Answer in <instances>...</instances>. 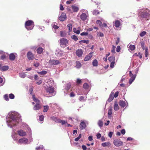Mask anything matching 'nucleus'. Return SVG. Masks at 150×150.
I'll return each instance as SVG.
<instances>
[{
	"label": "nucleus",
	"instance_id": "nucleus-44",
	"mask_svg": "<svg viewBox=\"0 0 150 150\" xmlns=\"http://www.w3.org/2000/svg\"><path fill=\"white\" fill-rule=\"evenodd\" d=\"M79 42L80 44H81L82 43H86L88 44L89 43V41L88 40H83L80 41Z\"/></svg>",
	"mask_w": 150,
	"mask_h": 150
},
{
	"label": "nucleus",
	"instance_id": "nucleus-14",
	"mask_svg": "<svg viewBox=\"0 0 150 150\" xmlns=\"http://www.w3.org/2000/svg\"><path fill=\"white\" fill-rule=\"evenodd\" d=\"M17 133L19 136L22 137L24 136L26 134V132L22 129L18 131Z\"/></svg>",
	"mask_w": 150,
	"mask_h": 150
},
{
	"label": "nucleus",
	"instance_id": "nucleus-16",
	"mask_svg": "<svg viewBox=\"0 0 150 150\" xmlns=\"http://www.w3.org/2000/svg\"><path fill=\"white\" fill-rule=\"evenodd\" d=\"M93 52H90L88 55H86L85 57L84 61H87L89 60L93 56Z\"/></svg>",
	"mask_w": 150,
	"mask_h": 150
},
{
	"label": "nucleus",
	"instance_id": "nucleus-62",
	"mask_svg": "<svg viewBox=\"0 0 150 150\" xmlns=\"http://www.w3.org/2000/svg\"><path fill=\"white\" fill-rule=\"evenodd\" d=\"M4 98L5 99L6 101H8L9 100V98L8 97V96L7 94H5L4 95Z\"/></svg>",
	"mask_w": 150,
	"mask_h": 150
},
{
	"label": "nucleus",
	"instance_id": "nucleus-15",
	"mask_svg": "<svg viewBox=\"0 0 150 150\" xmlns=\"http://www.w3.org/2000/svg\"><path fill=\"white\" fill-rule=\"evenodd\" d=\"M55 53L57 56L59 57L62 55L64 53V52L63 51L59 49H57L55 51Z\"/></svg>",
	"mask_w": 150,
	"mask_h": 150
},
{
	"label": "nucleus",
	"instance_id": "nucleus-56",
	"mask_svg": "<svg viewBox=\"0 0 150 150\" xmlns=\"http://www.w3.org/2000/svg\"><path fill=\"white\" fill-rule=\"evenodd\" d=\"M93 14L95 15H97L99 13L98 11L97 10H94L93 12Z\"/></svg>",
	"mask_w": 150,
	"mask_h": 150
},
{
	"label": "nucleus",
	"instance_id": "nucleus-47",
	"mask_svg": "<svg viewBox=\"0 0 150 150\" xmlns=\"http://www.w3.org/2000/svg\"><path fill=\"white\" fill-rule=\"evenodd\" d=\"M49 108V106L48 105H46L45 106H44L43 112H47Z\"/></svg>",
	"mask_w": 150,
	"mask_h": 150
},
{
	"label": "nucleus",
	"instance_id": "nucleus-29",
	"mask_svg": "<svg viewBox=\"0 0 150 150\" xmlns=\"http://www.w3.org/2000/svg\"><path fill=\"white\" fill-rule=\"evenodd\" d=\"M114 109L115 111L118 110L119 109L118 105L116 102H115L114 104Z\"/></svg>",
	"mask_w": 150,
	"mask_h": 150
},
{
	"label": "nucleus",
	"instance_id": "nucleus-25",
	"mask_svg": "<svg viewBox=\"0 0 150 150\" xmlns=\"http://www.w3.org/2000/svg\"><path fill=\"white\" fill-rule=\"evenodd\" d=\"M51 119L55 122L59 123V120H60L57 117L54 116L51 117Z\"/></svg>",
	"mask_w": 150,
	"mask_h": 150
},
{
	"label": "nucleus",
	"instance_id": "nucleus-7",
	"mask_svg": "<svg viewBox=\"0 0 150 150\" xmlns=\"http://www.w3.org/2000/svg\"><path fill=\"white\" fill-rule=\"evenodd\" d=\"M48 63L50 67H52V66L56 65L59 64L60 62L59 60L52 59L50 60Z\"/></svg>",
	"mask_w": 150,
	"mask_h": 150
},
{
	"label": "nucleus",
	"instance_id": "nucleus-23",
	"mask_svg": "<svg viewBox=\"0 0 150 150\" xmlns=\"http://www.w3.org/2000/svg\"><path fill=\"white\" fill-rule=\"evenodd\" d=\"M9 59L12 61L14 60L15 58V56L13 53H11L9 55Z\"/></svg>",
	"mask_w": 150,
	"mask_h": 150
},
{
	"label": "nucleus",
	"instance_id": "nucleus-45",
	"mask_svg": "<svg viewBox=\"0 0 150 150\" xmlns=\"http://www.w3.org/2000/svg\"><path fill=\"white\" fill-rule=\"evenodd\" d=\"M112 114V108H109L108 111V117H111V115Z\"/></svg>",
	"mask_w": 150,
	"mask_h": 150
},
{
	"label": "nucleus",
	"instance_id": "nucleus-55",
	"mask_svg": "<svg viewBox=\"0 0 150 150\" xmlns=\"http://www.w3.org/2000/svg\"><path fill=\"white\" fill-rule=\"evenodd\" d=\"M81 137V134H80L79 135V136L77 137L75 139H74L75 141H78L79 140V139Z\"/></svg>",
	"mask_w": 150,
	"mask_h": 150
},
{
	"label": "nucleus",
	"instance_id": "nucleus-53",
	"mask_svg": "<svg viewBox=\"0 0 150 150\" xmlns=\"http://www.w3.org/2000/svg\"><path fill=\"white\" fill-rule=\"evenodd\" d=\"M110 67L111 68H113L115 65V61H113L112 62H110Z\"/></svg>",
	"mask_w": 150,
	"mask_h": 150
},
{
	"label": "nucleus",
	"instance_id": "nucleus-3",
	"mask_svg": "<svg viewBox=\"0 0 150 150\" xmlns=\"http://www.w3.org/2000/svg\"><path fill=\"white\" fill-rule=\"evenodd\" d=\"M34 25L33 22L31 20H29L25 22V27L28 30L33 29Z\"/></svg>",
	"mask_w": 150,
	"mask_h": 150
},
{
	"label": "nucleus",
	"instance_id": "nucleus-4",
	"mask_svg": "<svg viewBox=\"0 0 150 150\" xmlns=\"http://www.w3.org/2000/svg\"><path fill=\"white\" fill-rule=\"evenodd\" d=\"M81 11L83 13L80 16V18L82 21H85L88 16V11L85 9H83Z\"/></svg>",
	"mask_w": 150,
	"mask_h": 150
},
{
	"label": "nucleus",
	"instance_id": "nucleus-27",
	"mask_svg": "<svg viewBox=\"0 0 150 150\" xmlns=\"http://www.w3.org/2000/svg\"><path fill=\"white\" fill-rule=\"evenodd\" d=\"M110 145L109 142H104L102 144V146L103 147L110 146Z\"/></svg>",
	"mask_w": 150,
	"mask_h": 150
},
{
	"label": "nucleus",
	"instance_id": "nucleus-42",
	"mask_svg": "<svg viewBox=\"0 0 150 150\" xmlns=\"http://www.w3.org/2000/svg\"><path fill=\"white\" fill-rule=\"evenodd\" d=\"M38 73L39 74L44 75L46 74L47 73V72L46 71H41L38 72Z\"/></svg>",
	"mask_w": 150,
	"mask_h": 150
},
{
	"label": "nucleus",
	"instance_id": "nucleus-59",
	"mask_svg": "<svg viewBox=\"0 0 150 150\" xmlns=\"http://www.w3.org/2000/svg\"><path fill=\"white\" fill-rule=\"evenodd\" d=\"M119 94V92L118 91H117L115 93H114V95L113 96L115 98H116L118 96Z\"/></svg>",
	"mask_w": 150,
	"mask_h": 150
},
{
	"label": "nucleus",
	"instance_id": "nucleus-46",
	"mask_svg": "<svg viewBox=\"0 0 150 150\" xmlns=\"http://www.w3.org/2000/svg\"><path fill=\"white\" fill-rule=\"evenodd\" d=\"M73 31L77 34H79L80 33V30H77L76 28H73Z\"/></svg>",
	"mask_w": 150,
	"mask_h": 150
},
{
	"label": "nucleus",
	"instance_id": "nucleus-36",
	"mask_svg": "<svg viewBox=\"0 0 150 150\" xmlns=\"http://www.w3.org/2000/svg\"><path fill=\"white\" fill-rule=\"evenodd\" d=\"M33 100L36 103V104H39L40 101L37 98H35L34 95L33 96Z\"/></svg>",
	"mask_w": 150,
	"mask_h": 150
},
{
	"label": "nucleus",
	"instance_id": "nucleus-41",
	"mask_svg": "<svg viewBox=\"0 0 150 150\" xmlns=\"http://www.w3.org/2000/svg\"><path fill=\"white\" fill-rule=\"evenodd\" d=\"M67 27L68 28L69 31L72 30V25L71 24L69 23L67 25Z\"/></svg>",
	"mask_w": 150,
	"mask_h": 150
},
{
	"label": "nucleus",
	"instance_id": "nucleus-54",
	"mask_svg": "<svg viewBox=\"0 0 150 150\" xmlns=\"http://www.w3.org/2000/svg\"><path fill=\"white\" fill-rule=\"evenodd\" d=\"M9 97L11 99H13L14 98L15 96L13 94L11 93L9 95Z\"/></svg>",
	"mask_w": 150,
	"mask_h": 150
},
{
	"label": "nucleus",
	"instance_id": "nucleus-40",
	"mask_svg": "<svg viewBox=\"0 0 150 150\" xmlns=\"http://www.w3.org/2000/svg\"><path fill=\"white\" fill-rule=\"evenodd\" d=\"M8 69V66H4L1 67V69L3 71H5L7 70Z\"/></svg>",
	"mask_w": 150,
	"mask_h": 150
},
{
	"label": "nucleus",
	"instance_id": "nucleus-20",
	"mask_svg": "<svg viewBox=\"0 0 150 150\" xmlns=\"http://www.w3.org/2000/svg\"><path fill=\"white\" fill-rule=\"evenodd\" d=\"M113 95L114 92H112L110 95L109 98L108 100V102H110L113 100L114 97Z\"/></svg>",
	"mask_w": 150,
	"mask_h": 150
},
{
	"label": "nucleus",
	"instance_id": "nucleus-32",
	"mask_svg": "<svg viewBox=\"0 0 150 150\" xmlns=\"http://www.w3.org/2000/svg\"><path fill=\"white\" fill-rule=\"evenodd\" d=\"M44 119V116L43 115H40L39 116V118L38 119V121L42 123Z\"/></svg>",
	"mask_w": 150,
	"mask_h": 150
},
{
	"label": "nucleus",
	"instance_id": "nucleus-1",
	"mask_svg": "<svg viewBox=\"0 0 150 150\" xmlns=\"http://www.w3.org/2000/svg\"><path fill=\"white\" fill-rule=\"evenodd\" d=\"M21 120L19 114L17 112H13L9 113L6 117V121L8 126L12 128L20 122Z\"/></svg>",
	"mask_w": 150,
	"mask_h": 150
},
{
	"label": "nucleus",
	"instance_id": "nucleus-49",
	"mask_svg": "<svg viewBox=\"0 0 150 150\" xmlns=\"http://www.w3.org/2000/svg\"><path fill=\"white\" fill-rule=\"evenodd\" d=\"M4 83V81L3 82V78L0 77V86H3Z\"/></svg>",
	"mask_w": 150,
	"mask_h": 150
},
{
	"label": "nucleus",
	"instance_id": "nucleus-34",
	"mask_svg": "<svg viewBox=\"0 0 150 150\" xmlns=\"http://www.w3.org/2000/svg\"><path fill=\"white\" fill-rule=\"evenodd\" d=\"M36 150H45V149H44L43 146L42 145H40V146L36 147Z\"/></svg>",
	"mask_w": 150,
	"mask_h": 150
},
{
	"label": "nucleus",
	"instance_id": "nucleus-51",
	"mask_svg": "<svg viewBox=\"0 0 150 150\" xmlns=\"http://www.w3.org/2000/svg\"><path fill=\"white\" fill-rule=\"evenodd\" d=\"M146 34V32L145 31H143L141 32L140 34V35L141 37H143Z\"/></svg>",
	"mask_w": 150,
	"mask_h": 150
},
{
	"label": "nucleus",
	"instance_id": "nucleus-24",
	"mask_svg": "<svg viewBox=\"0 0 150 150\" xmlns=\"http://www.w3.org/2000/svg\"><path fill=\"white\" fill-rule=\"evenodd\" d=\"M12 137L14 140H16L18 139V135L15 132H14L12 134Z\"/></svg>",
	"mask_w": 150,
	"mask_h": 150
},
{
	"label": "nucleus",
	"instance_id": "nucleus-2",
	"mask_svg": "<svg viewBox=\"0 0 150 150\" xmlns=\"http://www.w3.org/2000/svg\"><path fill=\"white\" fill-rule=\"evenodd\" d=\"M46 80L47 81H45L46 83H47V84H46V86H45L46 91L51 95H52L54 92V88L52 86L54 82L53 80L49 79Z\"/></svg>",
	"mask_w": 150,
	"mask_h": 150
},
{
	"label": "nucleus",
	"instance_id": "nucleus-17",
	"mask_svg": "<svg viewBox=\"0 0 150 150\" xmlns=\"http://www.w3.org/2000/svg\"><path fill=\"white\" fill-rule=\"evenodd\" d=\"M67 17L65 13H62L61 16L59 17V20L62 21H64L66 18Z\"/></svg>",
	"mask_w": 150,
	"mask_h": 150
},
{
	"label": "nucleus",
	"instance_id": "nucleus-52",
	"mask_svg": "<svg viewBox=\"0 0 150 150\" xmlns=\"http://www.w3.org/2000/svg\"><path fill=\"white\" fill-rule=\"evenodd\" d=\"M96 23L97 24L99 25L100 27H101L102 26V23L101 21L99 20H98L96 21Z\"/></svg>",
	"mask_w": 150,
	"mask_h": 150
},
{
	"label": "nucleus",
	"instance_id": "nucleus-22",
	"mask_svg": "<svg viewBox=\"0 0 150 150\" xmlns=\"http://www.w3.org/2000/svg\"><path fill=\"white\" fill-rule=\"evenodd\" d=\"M41 108V106L39 104H36L34 106L33 109L35 110H37L40 109Z\"/></svg>",
	"mask_w": 150,
	"mask_h": 150
},
{
	"label": "nucleus",
	"instance_id": "nucleus-50",
	"mask_svg": "<svg viewBox=\"0 0 150 150\" xmlns=\"http://www.w3.org/2000/svg\"><path fill=\"white\" fill-rule=\"evenodd\" d=\"M145 55L146 57H148V49L147 47L145 48Z\"/></svg>",
	"mask_w": 150,
	"mask_h": 150
},
{
	"label": "nucleus",
	"instance_id": "nucleus-60",
	"mask_svg": "<svg viewBox=\"0 0 150 150\" xmlns=\"http://www.w3.org/2000/svg\"><path fill=\"white\" fill-rule=\"evenodd\" d=\"M52 27L53 28H54L55 29H57L59 28V27L57 26V25L53 24H52Z\"/></svg>",
	"mask_w": 150,
	"mask_h": 150
},
{
	"label": "nucleus",
	"instance_id": "nucleus-58",
	"mask_svg": "<svg viewBox=\"0 0 150 150\" xmlns=\"http://www.w3.org/2000/svg\"><path fill=\"white\" fill-rule=\"evenodd\" d=\"M88 33L87 32H82V33H81L80 34L81 35V36H83V35L87 36V35H88Z\"/></svg>",
	"mask_w": 150,
	"mask_h": 150
},
{
	"label": "nucleus",
	"instance_id": "nucleus-21",
	"mask_svg": "<svg viewBox=\"0 0 150 150\" xmlns=\"http://www.w3.org/2000/svg\"><path fill=\"white\" fill-rule=\"evenodd\" d=\"M114 24V25H113L114 26H115L116 28H119L120 25V22L118 20L116 21Z\"/></svg>",
	"mask_w": 150,
	"mask_h": 150
},
{
	"label": "nucleus",
	"instance_id": "nucleus-10",
	"mask_svg": "<svg viewBox=\"0 0 150 150\" xmlns=\"http://www.w3.org/2000/svg\"><path fill=\"white\" fill-rule=\"evenodd\" d=\"M83 51L82 49H79L76 50V54L77 56L79 57H81L83 54Z\"/></svg>",
	"mask_w": 150,
	"mask_h": 150
},
{
	"label": "nucleus",
	"instance_id": "nucleus-8",
	"mask_svg": "<svg viewBox=\"0 0 150 150\" xmlns=\"http://www.w3.org/2000/svg\"><path fill=\"white\" fill-rule=\"evenodd\" d=\"M68 44V41L65 38H62L60 39V45L62 47H64Z\"/></svg>",
	"mask_w": 150,
	"mask_h": 150
},
{
	"label": "nucleus",
	"instance_id": "nucleus-9",
	"mask_svg": "<svg viewBox=\"0 0 150 150\" xmlns=\"http://www.w3.org/2000/svg\"><path fill=\"white\" fill-rule=\"evenodd\" d=\"M129 76L130 77V78L129 79V83L130 84H131L133 81L135 80L136 75V74H133L131 71H129Z\"/></svg>",
	"mask_w": 150,
	"mask_h": 150
},
{
	"label": "nucleus",
	"instance_id": "nucleus-64",
	"mask_svg": "<svg viewBox=\"0 0 150 150\" xmlns=\"http://www.w3.org/2000/svg\"><path fill=\"white\" fill-rule=\"evenodd\" d=\"M79 99L80 101H83L85 100L84 97L82 96H80Z\"/></svg>",
	"mask_w": 150,
	"mask_h": 150
},
{
	"label": "nucleus",
	"instance_id": "nucleus-18",
	"mask_svg": "<svg viewBox=\"0 0 150 150\" xmlns=\"http://www.w3.org/2000/svg\"><path fill=\"white\" fill-rule=\"evenodd\" d=\"M86 127V125L84 122L82 121L80 123L79 127L81 129H84Z\"/></svg>",
	"mask_w": 150,
	"mask_h": 150
},
{
	"label": "nucleus",
	"instance_id": "nucleus-57",
	"mask_svg": "<svg viewBox=\"0 0 150 150\" xmlns=\"http://www.w3.org/2000/svg\"><path fill=\"white\" fill-rule=\"evenodd\" d=\"M82 83V80H81L79 79H77L76 83L78 84H80Z\"/></svg>",
	"mask_w": 150,
	"mask_h": 150
},
{
	"label": "nucleus",
	"instance_id": "nucleus-19",
	"mask_svg": "<svg viewBox=\"0 0 150 150\" xmlns=\"http://www.w3.org/2000/svg\"><path fill=\"white\" fill-rule=\"evenodd\" d=\"M71 8L73 11L75 12H78L79 10V8L75 5H72L71 6Z\"/></svg>",
	"mask_w": 150,
	"mask_h": 150
},
{
	"label": "nucleus",
	"instance_id": "nucleus-48",
	"mask_svg": "<svg viewBox=\"0 0 150 150\" xmlns=\"http://www.w3.org/2000/svg\"><path fill=\"white\" fill-rule=\"evenodd\" d=\"M61 123L62 125H64L65 124H67V120H61L60 119L59 120V123Z\"/></svg>",
	"mask_w": 150,
	"mask_h": 150
},
{
	"label": "nucleus",
	"instance_id": "nucleus-43",
	"mask_svg": "<svg viewBox=\"0 0 150 150\" xmlns=\"http://www.w3.org/2000/svg\"><path fill=\"white\" fill-rule=\"evenodd\" d=\"M71 38L74 40L76 41L78 40V38L77 36L75 35H72L71 36Z\"/></svg>",
	"mask_w": 150,
	"mask_h": 150
},
{
	"label": "nucleus",
	"instance_id": "nucleus-39",
	"mask_svg": "<svg viewBox=\"0 0 150 150\" xmlns=\"http://www.w3.org/2000/svg\"><path fill=\"white\" fill-rule=\"evenodd\" d=\"M83 87L86 90H88L89 88V86L87 83H85L83 85Z\"/></svg>",
	"mask_w": 150,
	"mask_h": 150
},
{
	"label": "nucleus",
	"instance_id": "nucleus-12",
	"mask_svg": "<svg viewBox=\"0 0 150 150\" xmlns=\"http://www.w3.org/2000/svg\"><path fill=\"white\" fill-rule=\"evenodd\" d=\"M119 105L121 107L124 108L127 107L128 106V103L123 100H120L119 102Z\"/></svg>",
	"mask_w": 150,
	"mask_h": 150
},
{
	"label": "nucleus",
	"instance_id": "nucleus-33",
	"mask_svg": "<svg viewBox=\"0 0 150 150\" xmlns=\"http://www.w3.org/2000/svg\"><path fill=\"white\" fill-rule=\"evenodd\" d=\"M43 51V49L41 47H39L37 50V52L38 54H41Z\"/></svg>",
	"mask_w": 150,
	"mask_h": 150
},
{
	"label": "nucleus",
	"instance_id": "nucleus-38",
	"mask_svg": "<svg viewBox=\"0 0 150 150\" xmlns=\"http://www.w3.org/2000/svg\"><path fill=\"white\" fill-rule=\"evenodd\" d=\"M81 66V62L79 61H77L76 62V67L77 68H80Z\"/></svg>",
	"mask_w": 150,
	"mask_h": 150
},
{
	"label": "nucleus",
	"instance_id": "nucleus-30",
	"mask_svg": "<svg viewBox=\"0 0 150 150\" xmlns=\"http://www.w3.org/2000/svg\"><path fill=\"white\" fill-rule=\"evenodd\" d=\"M92 65L94 67H97L98 65V62L97 60L95 59L92 62Z\"/></svg>",
	"mask_w": 150,
	"mask_h": 150
},
{
	"label": "nucleus",
	"instance_id": "nucleus-63",
	"mask_svg": "<svg viewBox=\"0 0 150 150\" xmlns=\"http://www.w3.org/2000/svg\"><path fill=\"white\" fill-rule=\"evenodd\" d=\"M60 35L62 37H64L65 36V33L63 31H61L60 32Z\"/></svg>",
	"mask_w": 150,
	"mask_h": 150
},
{
	"label": "nucleus",
	"instance_id": "nucleus-28",
	"mask_svg": "<svg viewBox=\"0 0 150 150\" xmlns=\"http://www.w3.org/2000/svg\"><path fill=\"white\" fill-rule=\"evenodd\" d=\"M108 59L110 62L115 61V57L114 56H111L108 58Z\"/></svg>",
	"mask_w": 150,
	"mask_h": 150
},
{
	"label": "nucleus",
	"instance_id": "nucleus-13",
	"mask_svg": "<svg viewBox=\"0 0 150 150\" xmlns=\"http://www.w3.org/2000/svg\"><path fill=\"white\" fill-rule=\"evenodd\" d=\"M27 56L29 60H33L34 58L33 54L30 51L28 52Z\"/></svg>",
	"mask_w": 150,
	"mask_h": 150
},
{
	"label": "nucleus",
	"instance_id": "nucleus-11",
	"mask_svg": "<svg viewBox=\"0 0 150 150\" xmlns=\"http://www.w3.org/2000/svg\"><path fill=\"white\" fill-rule=\"evenodd\" d=\"M28 139L24 137L19 139L18 141V142L21 144H28Z\"/></svg>",
	"mask_w": 150,
	"mask_h": 150
},
{
	"label": "nucleus",
	"instance_id": "nucleus-26",
	"mask_svg": "<svg viewBox=\"0 0 150 150\" xmlns=\"http://www.w3.org/2000/svg\"><path fill=\"white\" fill-rule=\"evenodd\" d=\"M71 87V84L70 83L67 84L65 86L64 89L68 91L70 88Z\"/></svg>",
	"mask_w": 150,
	"mask_h": 150
},
{
	"label": "nucleus",
	"instance_id": "nucleus-61",
	"mask_svg": "<svg viewBox=\"0 0 150 150\" xmlns=\"http://www.w3.org/2000/svg\"><path fill=\"white\" fill-rule=\"evenodd\" d=\"M6 58V56L5 55H3L1 56L0 57V59L2 60H3L4 59H5Z\"/></svg>",
	"mask_w": 150,
	"mask_h": 150
},
{
	"label": "nucleus",
	"instance_id": "nucleus-5",
	"mask_svg": "<svg viewBox=\"0 0 150 150\" xmlns=\"http://www.w3.org/2000/svg\"><path fill=\"white\" fill-rule=\"evenodd\" d=\"M149 13L147 11L143 12L140 16L139 21H143L145 19H146L149 16Z\"/></svg>",
	"mask_w": 150,
	"mask_h": 150
},
{
	"label": "nucleus",
	"instance_id": "nucleus-31",
	"mask_svg": "<svg viewBox=\"0 0 150 150\" xmlns=\"http://www.w3.org/2000/svg\"><path fill=\"white\" fill-rule=\"evenodd\" d=\"M19 75L20 77L22 78H24L26 76V74L23 72L19 73Z\"/></svg>",
	"mask_w": 150,
	"mask_h": 150
},
{
	"label": "nucleus",
	"instance_id": "nucleus-35",
	"mask_svg": "<svg viewBox=\"0 0 150 150\" xmlns=\"http://www.w3.org/2000/svg\"><path fill=\"white\" fill-rule=\"evenodd\" d=\"M98 124L100 127H102L103 125V123L102 121L101 120H98Z\"/></svg>",
	"mask_w": 150,
	"mask_h": 150
},
{
	"label": "nucleus",
	"instance_id": "nucleus-6",
	"mask_svg": "<svg viewBox=\"0 0 150 150\" xmlns=\"http://www.w3.org/2000/svg\"><path fill=\"white\" fill-rule=\"evenodd\" d=\"M113 143L116 147L121 146L123 145V142L121 141L120 139H115L113 140Z\"/></svg>",
	"mask_w": 150,
	"mask_h": 150
},
{
	"label": "nucleus",
	"instance_id": "nucleus-37",
	"mask_svg": "<svg viewBox=\"0 0 150 150\" xmlns=\"http://www.w3.org/2000/svg\"><path fill=\"white\" fill-rule=\"evenodd\" d=\"M129 50H133L135 49V46L134 45H130L128 47Z\"/></svg>",
	"mask_w": 150,
	"mask_h": 150
}]
</instances>
